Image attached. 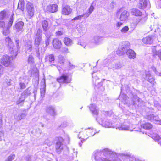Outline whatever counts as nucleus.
<instances>
[{"label": "nucleus", "mask_w": 161, "mask_h": 161, "mask_svg": "<svg viewBox=\"0 0 161 161\" xmlns=\"http://www.w3.org/2000/svg\"><path fill=\"white\" fill-rule=\"evenodd\" d=\"M26 9L29 16L32 17L34 15L35 9L33 3L30 2H28L26 5Z\"/></svg>", "instance_id": "nucleus-7"}, {"label": "nucleus", "mask_w": 161, "mask_h": 161, "mask_svg": "<svg viewBox=\"0 0 161 161\" xmlns=\"http://www.w3.org/2000/svg\"><path fill=\"white\" fill-rule=\"evenodd\" d=\"M10 15V13L7 10H4L0 12V19H6Z\"/></svg>", "instance_id": "nucleus-14"}, {"label": "nucleus", "mask_w": 161, "mask_h": 161, "mask_svg": "<svg viewBox=\"0 0 161 161\" xmlns=\"http://www.w3.org/2000/svg\"><path fill=\"white\" fill-rule=\"evenodd\" d=\"M50 41V36H46L45 40L46 46H48L49 44V42Z\"/></svg>", "instance_id": "nucleus-48"}, {"label": "nucleus", "mask_w": 161, "mask_h": 161, "mask_svg": "<svg viewBox=\"0 0 161 161\" xmlns=\"http://www.w3.org/2000/svg\"><path fill=\"white\" fill-rule=\"evenodd\" d=\"M56 33V35L58 36L61 35L63 34V33L61 31H57Z\"/></svg>", "instance_id": "nucleus-59"}, {"label": "nucleus", "mask_w": 161, "mask_h": 161, "mask_svg": "<svg viewBox=\"0 0 161 161\" xmlns=\"http://www.w3.org/2000/svg\"><path fill=\"white\" fill-rule=\"evenodd\" d=\"M3 71V67L0 65V74H2Z\"/></svg>", "instance_id": "nucleus-64"}, {"label": "nucleus", "mask_w": 161, "mask_h": 161, "mask_svg": "<svg viewBox=\"0 0 161 161\" xmlns=\"http://www.w3.org/2000/svg\"><path fill=\"white\" fill-rule=\"evenodd\" d=\"M36 50V56L38 57L39 58H40V55L41 53V50L42 48H40L39 47H36L35 48Z\"/></svg>", "instance_id": "nucleus-41"}, {"label": "nucleus", "mask_w": 161, "mask_h": 161, "mask_svg": "<svg viewBox=\"0 0 161 161\" xmlns=\"http://www.w3.org/2000/svg\"><path fill=\"white\" fill-rule=\"evenodd\" d=\"M45 59L46 61H49L52 63L54 61V56L53 54H50L46 56Z\"/></svg>", "instance_id": "nucleus-27"}, {"label": "nucleus", "mask_w": 161, "mask_h": 161, "mask_svg": "<svg viewBox=\"0 0 161 161\" xmlns=\"http://www.w3.org/2000/svg\"><path fill=\"white\" fill-rule=\"evenodd\" d=\"M103 38L100 36H95L92 40V42L96 45L101 44L103 41Z\"/></svg>", "instance_id": "nucleus-12"}, {"label": "nucleus", "mask_w": 161, "mask_h": 161, "mask_svg": "<svg viewBox=\"0 0 161 161\" xmlns=\"http://www.w3.org/2000/svg\"><path fill=\"white\" fill-rule=\"evenodd\" d=\"M64 140L61 137L58 138L55 144V147L56 152L58 154L61 153L63 149L64 145L63 144Z\"/></svg>", "instance_id": "nucleus-4"}, {"label": "nucleus", "mask_w": 161, "mask_h": 161, "mask_svg": "<svg viewBox=\"0 0 161 161\" xmlns=\"http://www.w3.org/2000/svg\"><path fill=\"white\" fill-rule=\"evenodd\" d=\"M121 67V65L120 64L112 62L108 65V69H112L113 70H114L118 69L120 68Z\"/></svg>", "instance_id": "nucleus-11"}, {"label": "nucleus", "mask_w": 161, "mask_h": 161, "mask_svg": "<svg viewBox=\"0 0 161 161\" xmlns=\"http://www.w3.org/2000/svg\"><path fill=\"white\" fill-rule=\"evenodd\" d=\"M46 110L47 113L51 115L54 116L56 114L55 108L52 106L47 107L46 108Z\"/></svg>", "instance_id": "nucleus-18"}, {"label": "nucleus", "mask_w": 161, "mask_h": 161, "mask_svg": "<svg viewBox=\"0 0 161 161\" xmlns=\"http://www.w3.org/2000/svg\"><path fill=\"white\" fill-rule=\"evenodd\" d=\"M42 24L43 30L45 31H47L48 27V22L46 20H44L42 22Z\"/></svg>", "instance_id": "nucleus-35"}, {"label": "nucleus", "mask_w": 161, "mask_h": 161, "mask_svg": "<svg viewBox=\"0 0 161 161\" xmlns=\"http://www.w3.org/2000/svg\"><path fill=\"white\" fill-rule=\"evenodd\" d=\"M153 41V38L150 36H147L142 39V42L145 44H151Z\"/></svg>", "instance_id": "nucleus-19"}, {"label": "nucleus", "mask_w": 161, "mask_h": 161, "mask_svg": "<svg viewBox=\"0 0 161 161\" xmlns=\"http://www.w3.org/2000/svg\"><path fill=\"white\" fill-rule=\"evenodd\" d=\"M86 14H84L83 15H79L77 17H76L75 18H74L72 20H78L79 19H80L83 17L84 16L86 15Z\"/></svg>", "instance_id": "nucleus-50"}, {"label": "nucleus", "mask_w": 161, "mask_h": 161, "mask_svg": "<svg viewBox=\"0 0 161 161\" xmlns=\"http://www.w3.org/2000/svg\"><path fill=\"white\" fill-rule=\"evenodd\" d=\"M129 16V13L126 10H124L121 13L119 19L121 21H125L127 20Z\"/></svg>", "instance_id": "nucleus-16"}, {"label": "nucleus", "mask_w": 161, "mask_h": 161, "mask_svg": "<svg viewBox=\"0 0 161 161\" xmlns=\"http://www.w3.org/2000/svg\"><path fill=\"white\" fill-rule=\"evenodd\" d=\"M146 78L148 81L152 83H153L154 79L151 76L150 73L149 72H148L146 73Z\"/></svg>", "instance_id": "nucleus-30"}, {"label": "nucleus", "mask_w": 161, "mask_h": 161, "mask_svg": "<svg viewBox=\"0 0 161 161\" xmlns=\"http://www.w3.org/2000/svg\"><path fill=\"white\" fill-rule=\"evenodd\" d=\"M14 57V54H12L11 57L7 55H4L3 56L1 59V64L5 67L10 66L12 64V60Z\"/></svg>", "instance_id": "nucleus-3"}, {"label": "nucleus", "mask_w": 161, "mask_h": 161, "mask_svg": "<svg viewBox=\"0 0 161 161\" xmlns=\"http://www.w3.org/2000/svg\"><path fill=\"white\" fill-rule=\"evenodd\" d=\"M58 8V6L56 4H51L47 6V10L53 13L56 12Z\"/></svg>", "instance_id": "nucleus-15"}, {"label": "nucleus", "mask_w": 161, "mask_h": 161, "mask_svg": "<svg viewBox=\"0 0 161 161\" xmlns=\"http://www.w3.org/2000/svg\"><path fill=\"white\" fill-rule=\"evenodd\" d=\"M72 12V10L69 6L66 5L64 7L62 10V13L65 15H68L70 14Z\"/></svg>", "instance_id": "nucleus-20"}, {"label": "nucleus", "mask_w": 161, "mask_h": 161, "mask_svg": "<svg viewBox=\"0 0 161 161\" xmlns=\"http://www.w3.org/2000/svg\"><path fill=\"white\" fill-rule=\"evenodd\" d=\"M131 13L136 16H140L142 15V13L139 10L136 8H133L131 10Z\"/></svg>", "instance_id": "nucleus-23"}, {"label": "nucleus", "mask_w": 161, "mask_h": 161, "mask_svg": "<svg viewBox=\"0 0 161 161\" xmlns=\"http://www.w3.org/2000/svg\"><path fill=\"white\" fill-rule=\"evenodd\" d=\"M44 143L49 146L52 145V142L49 139L47 138L45 141Z\"/></svg>", "instance_id": "nucleus-45"}, {"label": "nucleus", "mask_w": 161, "mask_h": 161, "mask_svg": "<svg viewBox=\"0 0 161 161\" xmlns=\"http://www.w3.org/2000/svg\"><path fill=\"white\" fill-rule=\"evenodd\" d=\"M24 23L22 21H19L14 25L13 27L14 29H16L18 31H19L22 30Z\"/></svg>", "instance_id": "nucleus-13"}, {"label": "nucleus", "mask_w": 161, "mask_h": 161, "mask_svg": "<svg viewBox=\"0 0 161 161\" xmlns=\"http://www.w3.org/2000/svg\"><path fill=\"white\" fill-rule=\"evenodd\" d=\"M15 155L14 154H12L7 158V159L10 161H12L15 158Z\"/></svg>", "instance_id": "nucleus-46"}, {"label": "nucleus", "mask_w": 161, "mask_h": 161, "mask_svg": "<svg viewBox=\"0 0 161 161\" xmlns=\"http://www.w3.org/2000/svg\"><path fill=\"white\" fill-rule=\"evenodd\" d=\"M84 133H87V136H92L95 134V130L92 127L85 129L84 131Z\"/></svg>", "instance_id": "nucleus-17"}, {"label": "nucleus", "mask_w": 161, "mask_h": 161, "mask_svg": "<svg viewBox=\"0 0 161 161\" xmlns=\"http://www.w3.org/2000/svg\"><path fill=\"white\" fill-rule=\"evenodd\" d=\"M10 28H8L7 27H6V28L3 29V34L5 36H6L9 34L10 33V31L9 29Z\"/></svg>", "instance_id": "nucleus-39"}, {"label": "nucleus", "mask_w": 161, "mask_h": 161, "mask_svg": "<svg viewBox=\"0 0 161 161\" xmlns=\"http://www.w3.org/2000/svg\"><path fill=\"white\" fill-rule=\"evenodd\" d=\"M58 60L59 63L63 64L65 61V59L63 56L62 55H59L58 57Z\"/></svg>", "instance_id": "nucleus-40"}, {"label": "nucleus", "mask_w": 161, "mask_h": 161, "mask_svg": "<svg viewBox=\"0 0 161 161\" xmlns=\"http://www.w3.org/2000/svg\"><path fill=\"white\" fill-rule=\"evenodd\" d=\"M24 0H19L18 6V9L23 11L24 9Z\"/></svg>", "instance_id": "nucleus-29"}, {"label": "nucleus", "mask_w": 161, "mask_h": 161, "mask_svg": "<svg viewBox=\"0 0 161 161\" xmlns=\"http://www.w3.org/2000/svg\"><path fill=\"white\" fill-rule=\"evenodd\" d=\"M64 42L68 46H70L73 44V41L72 39L68 37H65L64 38Z\"/></svg>", "instance_id": "nucleus-26"}, {"label": "nucleus", "mask_w": 161, "mask_h": 161, "mask_svg": "<svg viewBox=\"0 0 161 161\" xmlns=\"http://www.w3.org/2000/svg\"><path fill=\"white\" fill-rule=\"evenodd\" d=\"M129 30V28L128 26H125L121 30V31L123 33H126Z\"/></svg>", "instance_id": "nucleus-47"}, {"label": "nucleus", "mask_w": 161, "mask_h": 161, "mask_svg": "<svg viewBox=\"0 0 161 161\" xmlns=\"http://www.w3.org/2000/svg\"><path fill=\"white\" fill-rule=\"evenodd\" d=\"M57 80L60 83H68L70 82L71 79L67 74H63L61 77L57 78Z\"/></svg>", "instance_id": "nucleus-8"}, {"label": "nucleus", "mask_w": 161, "mask_h": 161, "mask_svg": "<svg viewBox=\"0 0 161 161\" xmlns=\"http://www.w3.org/2000/svg\"><path fill=\"white\" fill-rule=\"evenodd\" d=\"M53 47L56 49H59L61 47L62 43L61 41L58 38H54L52 41Z\"/></svg>", "instance_id": "nucleus-10"}, {"label": "nucleus", "mask_w": 161, "mask_h": 161, "mask_svg": "<svg viewBox=\"0 0 161 161\" xmlns=\"http://www.w3.org/2000/svg\"><path fill=\"white\" fill-rule=\"evenodd\" d=\"M142 127L144 129L148 130L152 127V125L150 123H146L142 125Z\"/></svg>", "instance_id": "nucleus-36"}, {"label": "nucleus", "mask_w": 161, "mask_h": 161, "mask_svg": "<svg viewBox=\"0 0 161 161\" xmlns=\"http://www.w3.org/2000/svg\"><path fill=\"white\" fill-rule=\"evenodd\" d=\"M42 40V31L40 29H38L37 31L34 41V45L35 47H38Z\"/></svg>", "instance_id": "nucleus-5"}, {"label": "nucleus", "mask_w": 161, "mask_h": 161, "mask_svg": "<svg viewBox=\"0 0 161 161\" xmlns=\"http://www.w3.org/2000/svg\"><path fill=\"white\" fill-rule=\"evenodd\" d=\"M25 48L26 50L29 52H30L32 50V42L31 41L28 40L27 41L25 45Z\"/></svg>", "instance_id": "nucleus-25"}, {"label": "nucleus", "mask_w": 161, "mask_h": 161, "mask_svg": "<svg viewBox=\"0 0 161 161\" xmlns=\"http://www.w3.org/2000/svg\"><path fill=\"white\" fill-rule=\"evenodd\" d=\"M94 9V8L93 6L92 5H91L89 9V12L85 14V15L86 16V17H88L89 16L90 14L93 11Z\"/></svg>", "instance_id": "nucleus-38"}, {"label": "nucleus", "mask_w": 161, "mask_h": 161, "mask_svg": "<svg viewBox=\"0 0 161 161\" xmlns=\"http://www.w3.org/2000/svg\"><path fill=\"white\" fill-rule=\"evenodd\" d=\"M127 47H125L123 45L121 47V50H120V53H119L121 55H123L125 53L128 57L130 59H134L136 58V54L135 52L132 49L127 48Z\"/></svg>", "instance_id": "nucleus-2"}, {"label": "nucleus", "mask_w": 161, "mask_h": 161, "mask_svg": "<svg viewBox=\"0 0 161 161\" xmlns=\"http://www.w3.org/2000/svg\"><path fill=\"white\" fill-rule=\"evenodd\" d=\"M147 15H145L142 16L141 19L139 20V22H141V23H144L147 20Z\"/></svg>", "instance_id": "nucleus-44"}, {"label": "nucleus", "mask_w": 161, "mask_h": 161, "mask_svg": "<svg viewBox=\"0 0 161 161\" xmlns=\"http://www.w3.org/2000/svg\"><path fill=\"white\" fill-rule=\"evenodd\" d=\"M13 15L14 14H12L10 17L9 20L6 26L8 28H10L12 26L14 20Z\"/></svg>", "instance_id": "nucleus-31"}, {"label": "nucleus", "mask_w": 161, "mask_h": 161, "mask_svg": "<svg viewBox=\"0 0 161 161\" xmlns=\"http://www.w3.org/2000/svg\"><path fill=\"white\" fill-rule=\"evenodd\" d=\"M62 51L64 52H67L68 51L67 48L64 47L62 49Z\"/></svg>", "instance_id": "nucleus-60"}, {"label": "nucleus", "mask_w": 161, "mask_h": 161, "mask_svg": "<svg viewBox=\"0 0 161 161\" xmlns=\"http://www.w3.org/2000/svg\"><path fill=\"white\" fill-rule=\"evenodd\" d=\"M5 23L4 21H0V27L3 28L5 26Z\"/></svg>", "instance_id": "nucleus-54"}, {"label": "nucleus", "mask_w": 161, "mask_h": 161, "mask_svg": "<svg viewBox=\"0 0 161 161\" xmlns=\"http://www.w3.org/2000/svg\"><path fill=\"white\" fill-rule=\"evenodd\" d=\"M151 135V137L155 140H158L161 139L160 136L157 134L153 133Z\"/></svg>", "instance_id": "nucleus-37"}, {"label": "nucleus", "mask_w": 161, "mask_h": 161, "mask_svg": "<svg viewBox=\"0 0 161 161\" xmlns=\"http://www.w3.org/2000/svg\"><path fill=\"white\" fill-rule=\"evenodd\" d=\"M33 61L34 58L33 56L31 55H29L28 59V63L31 64L33 62Z\"/></svg>", "instance_id": "nucleus-49"}, {"label": "nucleus", "mask_w": 161, "mask_h": 161, "mask_svg": "<svg viewBox=\"0 0 161 161\" xmlns=\"http://www.w3.org/2000/svg\"><path fill=\"white\" fill-rule=\"evenodd\" d=\"M26 97L30 95L31 93L30 90L29 88H28L26 90H25L22 93Z\"/></svg>", "instance_id": "nucleus-42"}, {"label": "nucleus", "mask_w": 161, "mask_h": 161, "mask_svg": "<svg viewBox=\"0 0 161 161\" xmlns=\"http://www.w3.org/2000/svg\"><path fill=\"white\" fill-rule=\"evenodd\" d=\"M138 8L141 9H144L146 8H149L150 7V3L148 0H141L140 1Z\"/></svg>", "instance_id": "nucleus-9"}, {"label": "nucleus", "mask_w": 161, "mask_h": 161, "mask_svg": "<svg viewBox=\"0 0 161 161\" xmlns=\"http://www.w3.org/2000/svg\"><path fill=\"white\" fill-rule=\"evenodd\" d=\"M123 23L120 22H118L116 24V28L118 29L122 25Z\"/></svg>", "instance_id": "nucleus-53"}, {"label": "nucleus", "mask_w": 161, "mask_h": 161, "mask_svg": "<svg viewBox=\"0 0 161 161\" xmlns=\"http://www.w3.org/2000/svg\"><path fill=\"white\" fill-rule=\"evenodd\" d=\"M158 116H153V120H155L156 121H158Z\"/></svg>", "instance_id": "nucleus-58"}, {"label": "nucleus", "mask_w": 161, "mask_h": 161, "mask_svg": "<svg viewBox=\"0 0 161 161\" xmlns=\"http://www.w3.org/2000/svg\"><path fill=\"white\" fill-rule=\"evenodd\" d=\"M119 99L121 100L122 103L124 104H125L127 103V96L125 94H121L119 97Z\"/></svg>", "instance_id": "nucleus-28"}, {"label": "nucleus", "mask_w": 161, "mask_h": 161, "mask_svg": "<svg viewBox=\"0 0 161 161\" xmlns=\"http://www.w3.org/2000/svg\"><path fill=\"white\" fill-rule=\"evenodd\" d=\"M26 115L25 113H22L21 114H19L18 115H16L14 116V118L15 119L17 120H20L21 119L25 117Z\"/></svg>", "instance_id": "nucleus-33"}, {"label": "nucleus", "mask_w": 161, "mask_h": 161, "mask_svg": "<svg viewBox=\"0 0 161 161\" xmlns=\"http://www.w3.org/2000/svg\"><path fill=\"white\" fill-rule=\"evenodd\" d=\"M153 114L147 115L146 118L149 120L153 121Z\"/></svg>", "instance_id": "nucleus-52"}, {"label": "nucleus", "mask_w": 161, "mask_h": 161, "mask_svg": "<svg viewBox=\"0 0 161 161\" xmlns=\"http://www.w3.org/2000/svg\"><path fill=\"white\" fill-rule=\"evenodd\" d=\"M156 55L158 56L160 59L161 60V50L157 52Z\"/></svg>", "instance_id": "nucleus-55"}, {"label": "nucleus", "mask_w": 161, "mask_h": 161, "mask_svg": "<svg viewBox=\"0 0 161 161\" xmlns=\"http://www.w3.org/2000/svg\"><path fill=\"white\" fill-rule=\"evenodd\" d=\"M108 114V112L103 111L102 112V114L96 117V120L100 124L102 125L103 126L106 128H110L111 127L112 124L109 122V120H107L103 123V120L104 119V115H107Z\"/></svg>", "instance_id": "nucleus-1"}, {"label": "nucleus", "mask_w": 161, "mask_h": 161, "mask_svg": "<svg viewBox=\"0 0 161 161\" xmlns=\"http://www.w3.org/2000/svg\"><path fill=\"white\" fill-rule=\"evenodd\" d=\"M15 46L13 45V47H12L11 49L10 50V53L12 54H14V57L17 56L18 52L20 48L19 46V40H16L15 41Z\"/></svg>", "instance_id": "nucleus-6"}, {"label": "nucleus", "mask_w": 161, "mask_h": 161, "mask_svg": "<svg viewBox=\"0 0 161 161\" xmlns=\"http://www.w3.org/2000/svg\"><path fill=\"white\" fill-rule=\"evenodd\" d=\"M5 41L6 45L8 46L9 52L12 47H13V43L10 38L8 37L6 38Z\"/></svg>", "instance_id": "nucleus-22"}, {"label": "nucleus", "mask_w": 161, "mask_h": 161, "mask_svg": "<svg viewBox=\"0 0 161 161\" xmlns=\"http://www.w3.org/2000/svg\"><path fill=\"white\" fill-rule=\"evenodd\" d=\"M41 83L43 85V87L41 89V96L43 97L45 92V79H43L42 80Z\"/></svg>", "instance_id": "nucleus-24"}, {"label": "nucleus", "mask_w": 161, "mask_h": 161, "mask_svg": "<svg viewBox=\"0 0 161 161\" xmlns=\"http://www.w3.org/2000/svg\"><path fill=\"white\" fill-rule=\"evenodd\" d=\"M19 85L21 89H23L25 88V86L24 83H20Z\"/></svg>", "instance_id": "nucleus-56"}, {"label": "nucleus", "mask_w": 161, "mask_h": 161, "mask_svg": "<svg viewBox=\"0 0 161 161\" xmlns=\"http://www.w3.org/2000/svg\"><path fill=\"white\" fill-rule=\"evenodd\" d=\"M69 67L70 68V69H72L75 67V66L73 65L70 62H69Z\"/></svg>", "instance_id": "nucleus-62"}, {"label": "nucleus", "mask_w": 161, "mask_h": 161, "mask_svg": "<svg viewBox=\"0 0 161 161\" xmlns=\"http://www.w3.org/2000/svg\"><path fill=\"white\" fill-rule=\"evenodd\" d=\"M118 128L120 130H124L132 131L129 126L124 124L122 125L120 127H118Z\"/></svg>", "instance_id": "nucleus-32"}, {"label": "nucleus", "mask_w": 161, "mask_h": 161, "mask_svg": "<svg viewBox=\"0 0 161 161\" xmlns=\"http://www.w3.org/2000/svg\"><path fill=\"white\" fill-rule=\"evenodd\" d=\"M37 89H38V88L37 86H36V87H35V88H34V89H33V92L34 93L35 96L36 94Z\"/></svg>", "instance_id": "nucleus-61"}, {"label": "nucleus", "mask_w": 161, "mask_h": 161, "mask_svg": "<svg viewBox=\"0 0 161 161\" xmlns=\"http://www.w3.org/2000/svg\"><path fill=\"white\" fill-rule=\"evenodd\" d=\"M90 111L93 115L97 116L98 110L97 108L96 105L94 104H91L89 106Z\"/></svg>", "instance_id": "nucleus-21"}, {"label": "nucleus", "mask_w": 161, "mask_h": 161, "mask_svg": "<svg viewBox=\"0 0 161 161\" xmlns=\"http://www.w3.org/2000/svg\"><path fill=\"white\" fill-rule=\"evenodd\" d=\"M99 79L97 76H96L93 78V80L95 82V85H96L97 84H99V82L98 81Z\"/></svg>", "instance_id": "nucleus-51"}, {"label": "nucleus", "mask_w": 161, "mask_h": 161, "mask_svg": "<svg viewBox=\"0 0 161 161\" xmlns=\"http://www.w3.org/2000/svg\"><path fill=\"white\" fill-rule=\"evenodd\" d=\"M26 97L24 95H23L22 93L21 96L19 98V99H20V100H21L23 101L25 100Z\"/></svg>", "instance_id": "nucleus-57"}, {"label": "nucleus", "mask_w": 161, "mask_h": 161, "mask_svg": "<svg viewBox=\"0 0 161 161\" xmlns=\"http://www.w3.org/2000/svg\"><path fill=\"white\" fill-rule=\"evenodd\" d=\"M87 134H86V133H84V131L83 132H79L78 137L79 138L83 137L82 139H86L89 137L88 136H87Z\"/></svg>", "instance_id": "nucleus-34"}, {"label": "nucleus", "mask_w": 161, "mask_h": 161, "mask_svg": "<svg viewBox=\"0 0 161 161\" xmlns=\"http://www.w3.org/2000/svg\"><path fill=\"white\" fill-rule=\"evenodd\" d=\"M134 104H136L137 103L140 101V99L136 96H135L132 99Z\"/></svg>", "instance_id": "nucleus-43"}, {"label": "nucleus", "mask_w": 161, "mask_h": 161, "mask_svg": "<svg viewBox=\"0 0 161 161\" xmlns=\"http://www.w3.org/2000/svg\"><path fill=\"white\" fill-rule=\"evenodd\" d=\"M2 124V117L0 114V127H1Z\"/></svg>", "instance_id": "nucleus-63"}]
</instances>
